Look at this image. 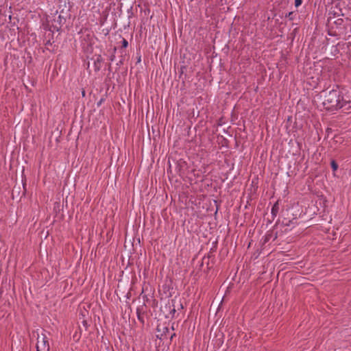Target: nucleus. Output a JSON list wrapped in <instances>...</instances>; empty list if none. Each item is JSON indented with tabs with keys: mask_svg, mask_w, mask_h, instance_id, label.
Here are the masks:
<instances>
[{
	"mask_svg": "<svg viewBox=\"0 0 351 351\" xmlns=\"http://www.w3.org/2000/svg\"><path fill=\"white\" fill-rule=\"evenodd\" d=\"M321 97H323L322 104L328 110L339 108L341 94L338 90H331L328 92L323 91Z\"/></svg>",
	"mask_w": 351,
	"mask_h": 351,
	"instance_id": "nucleus-1",
	"label": "nucleus"
},
{
	"mask_svg": "<svg viewBox=\"0 0 351 351\" xmlns=\"http://www.w3.org/2000/svg\"><path fill=\"white\" fill-rule=\"evenodd\" d=\"M343 19L340 18L337 12L334 11L329 12L327 19V25L328 27H331L332 29H341L343 25Z\"/></svg>",
	"mask_w": 351,
	"mask_h": 351,
	"instance_id": "nucleus-2",
	"label": "nucleus"
},
{
	"mask_svg": "<svg viewBox=\"0 0 351 351\" xmlns=\"http://www.w3.org/2000/svg\"><path fill=\"white\" fill-rule=\"evenodd\" d=\"M339 104V108L349 109L351 108V91H348L343 95H341Z\"/></svg>",
	"mask_w": 351,
	"mask_h": 351,
	"instance_id": "nucleus-3",
	"label": "nucleus"
},
{
	"mask_svg": "<svg viewBox=\"0 0 351 351\" xmlns=\"http://www.w3.org/2000/svg\"><path fill=\"white\" fill-rule=\"evenodd\" d=\"M37 339V345L39 346L40 350V348H42L46 351L50 350V346L48 342L47 338L45 334H42L40 337L39 336V335H38Z\"/></svg>",
	"mask_w": 351,
	"mask_h": 351,
	"instance_id": "nucleus-4",
	"label": "nucleus"
},
{
	"mask_svg": "<svg viewBox=\"0 0 351 351\" xmlns=\"http://www.w3.org/2000/svg\"><path fill=\"white\" fill-rule=\"evenodd\" d=\"M93 59L94 60V69L95 71H99L101 69L103 58L101 55H95Z\"/></svg>",
	"mask_w": 351,
	"mask_h": 351,
	"instance_id": "nucleus-5",
	"label": "nucleus"
},
{
	"mask_svg": "<svg viewBox=\"0 0 351 351\" xmlns=\"http://www.w3.org/2000/svg\"><path fill=\"white\" fill-rule=\"evenodd\" d=\"M67 16V13L64 14V11L62 10L59 15L56 18H54V23H57L60 26L64 24L66 22V19Z\"/></svg>",
	"mask_w": 351,
	"mask_h": 351,
	"instance_id": "nucleus-6",
	"label": "nucleus"
},
{
	"mask_svg": "<svg viewBox=\"0 0 351 351\" xmlns=\"http://www.w3.org/2000/svg\"><path fill=\"white\" fill-rule=\"evenodd\" d=\"M279 212V201L278 200L272 206L271 213V219L269 220V222H271L274 220L276 217L277 216Z\"/></svg>",
	"mask_w": 351,
	"mask_h": 351,
	"instance_id": "nucleus-7",
	"label": "nucleus"
},
{
	"mask_svg": "<svg viewBox=\"0 0 351 351\" xmlns=\"http://www.w3.org/2000/svg\"><path fill=\"white\" fill-rule=\"evenodd\" d=\"M136 314L147 315V306L145 302L137 308Z\"/></svg>",
	"mask_w": 351,
	"mask_h": 351,
	"instance_id": "nucleus-8",
	"label": "nucleus"
},
{
	"mask_svg": "<svg viewBox=\"0 0 351 351\" xmlns=\"http://www.w3.org/2000/svg\"><path fill=\"white\" fill-rule=\"evenodd\" d=\"M330 166H331V168L332 169L333 171H335L337 170L338 169V164L337 163V162L334 160H331L330 162Z\"/></svg>",
	"mask_w": 351,
	"mask_h": 351,
	"instance_id": "nucleus-9",
	"label": "nucleus"
},
{
	"mask_svg": "<svg viewBox=\"0 0 351 351\" xmlns=\"http://www.w3.org/2000/svg\"><path fill=\"white\" fill-rule=\"evenodd\" d=\"M20 190H21V186H16L15 185L12 189V196L14 197V195L15 193H18V195L20 194Z\"/></svg>",
	"mask_w": 351,
	"mask_h": 351,
	"instance_id": "nucleus-10",
	"label": "nucleus"
},
{
	"mask_svg": "<svg viewBox=\"0 0 351 351\" xmlns=\"http://www.w3.org/2000/svg\"><path fill=\"white\" fill-rule=\"evenodd\" d=\"M137 315V318L139 320V322L143 325L145 324V318H144V315H141V314H136Z\"/></svg>",
	"mask_w": 351,
	"mask_h": 351,
	"instance_id": "nucleus-11",
	"label": "nucleus"
},
{
	"mask_svg": "<svg viewBox=\"0 0 351 351\" xmlns=\"http://www.w3.org/2000/svg\"><path fill=\"white\" fill-rule=\"evenodd\" d=\"M295 15V14L293 12H290L286 15V17L289 18L290 21H293L294 19Z\"/></svg>",
	"mask_w": 351,
	"mask_h": 351,
	"instance_id": "nucleus-12",
	"label": "nucleus"
},
{
	"mask_svg": "<svg viewBox=\"0 0 351 351\" xmlns=\"http://www.w3.org/2000/svg\"><path fill=\"white\" fill-rule=\"evenodd\" d=\"M172 308L171 306H169V310H170V313L171 314H174L175 312H176V306H175V304H174V301L172 300Z\"/></svg>",
	"mask_w": 351,
	"mask_h": 351,
	"instance_id": "nucleus-13",
	"label": "nucleus"
},
{
	"mask_svg": "<svg viewBox=\"0 0 351 351\" xmlns=\"http://www.w3.org/2000/svg\"><path fill=\"white\" fill-rule=\"evenodd\" d=\"M328 34H329L330 36H337V34L336 31H335V30H334V29H332L331 27H329V29H328Z\"/></svg>",
	"mask_w": 351,
	"mask_h": 351,
	"instance_id": "nucleus-14",
	"label": "nucleus"
},
{
	"mask_svg": "<svg viewBox=\"0 0 351 351\" xmlns=\"http://www.w3.org/2000/svg\"><path fill=\"white\" fill-rule=\"evenodd\" d=\"M291 223H293V221L292 220H289L288 221H285V220L282 221V224L285 226H289L291 225Z\"/></svg>",
	"mask_w": 351,
	"mask_h": 351,
	"instance_id": "nucleus-15",
	"label": "nucleus"
},
{
	"mask_svg": "<svg viewBox=\"0 0 351 351\" xmlns=\"http://www.w3.org/2000/svg\"><path fill=\"white\" fill-rule=\"evenodd\" d=\"M128 45V41L123 38V40H122V47L123 48H126Z\"/></svg>",
	"mask_w": 351,
	"mask_h": 351,
	"instance_id": "nucleus-16",
	"label": "nucleus"
},
{
	"mask_svg": "<svg viewBox=\"0 0 351 351\" xmlns=\"http://www.w3.org/2000/svg\"><path fill=\"white\" fill-rule=\"evenodd\" d=\"M302 3V0H295V7L300 6Z\"/></svg>",
	"mask_w": 351,
	"mask_h": 351,
	"instance_id": "nucleus-17",
	"label": "nucleus"
},
{
	"mask_svg": "<svg viewBox=\"0 0 351 351\" xmlns=\"http://www.w3.org/2000/svg\"><path fill=\"white\" fill-rule=\"evenodd\" d=\"M207 261H209V257H204L203 259H202V263H201V265L200 267H202L203 265H204V263ZM207 264L208 265V262H207Z\"/></svg>",
	"mask_w": 351,
	"mask_h": 351,
	"instance_id": "nucleus-18",
	"label": "nucleus"
},
{
	"mask_svg": "<svg viewBox=\"0 0 351 351\" xmlns=\"http://www.w3.org/2000/svg\"><path fill=\"white\" fill-rule=\"evenodd\" d=\"M169 332V328L167 327H165L163 330V334L162 335H167V333Z\"/></svg>",
	"mask_w": 351,
	"mask_h": 351,
	"instance_id": "nucleus-19",
	"label": "nucleus"
},
{
	"mask_svg": "<svg viewBox=\"0 0 351 351\" xmlns=\"http://www.w3.org/2000/svg\"><path fill=\"white\" fill-rule=\"evenodd\" d=\"M52 45V43L51 42L50 39L47 40L45 43V46H47V45Z\"/></svg>",
	"mask_w": 351,
	"mask_h": 351,
	"instance_id": "nucleus-20",
	"label": "nucleus"
},
{
	"mask_svg": "<svg viewBox=\"0 0 351 351\" xmlns=\"http://www.w3.org/2000/svg\"><path fill=\"white\" fill-rule=\"evenodd\" d=\"M174 337H176V333H172L170 336V340L172 341Z\"/></svg>",
	"mask_w": 351,
	"mask_h": 351,
	"instance_id": "nucleus-21",
	"label": "nucleus"
},
{
	"mask_svg": "<svg viewBox=\"0 0 351 351\" xmlns=\"http://www.w3.org/2000/svg\"><path fill=\"white\" fill-rule=\"evenodd\" d=\"M23 190L22 195H25V184H23Z\"/></svg>",
	"mask_w": 351,
	"mask_h": 351,
	"instance_id": "nucleus-22",
	"label": "nucleus"
},
{
	"mask_svg": "<svg viewBox=\"0 0 351 351\" xmlns=\"http://www.w3.org/2000/svg\"><path fill=\"white\" fill-rule=\"evenodd\" d=\"M82 97H85V95H86V93L84 89H82Z\"/></svg>",
	"mask_w": 351,
	"mask_h": 351,
	"instance_id": "nucleus-23",
	"label": "nucleus"
},
{
	"mask_svg": "<svg viewBox=\"0 0 351 351\" xmlns=\"http://www.w3.org/2000/svg\"><path fill=\"white\" fill-rule=\"evenodd\" d=\"M53 25L54 28H56V29H57V30H58L59 27L57 26V25H56V24Z\"/></svg>",
	"mask_w": 351,
	"mask_h": 351,
	"instance_id": "nucleus-24",
	"label": "nucleus"
},
{
	"mask_svg": "<svg viewBox=\"0 0 351 351\" xmlns=\"http://www.w3.org/2000/svg\"><path fill=\"white\" fill-rule=\"evenodd\" d=\"M36 351H40L38 345H36Z\"/></svg>",
	"mask_w": 351,
	"mask_h": 351,
	"instance_id": "nucleus-25",
	"label": "nucleus"
},
{
	"mask_svg": "<svg viewBox=\"0 0 351 351\" xmlns=\"http://www.w3.org/2000/svg\"><path fill=\"white\" fill-rule=\"evenodd\" d=\"M169 171H171V169H170V167L167 169V173H169Z\"/></svg>",
	"mask_w": 351,
	"mask_h": 351,
	"instance_id": "nucleus-26",
	"label": "nucleus"
},
{
	"mask_svg": "<svg viewBox=\"0 0 351 351\" xmlns=\"http://www.w3.org/2000/svg\"><path fill=\"white\" fill-rule=\"evenodd\" d=\"M146 298V300H147V295H145V296L143 297V298Z\"/></svg>",
	"mask_w": 351,
	"mask_h": 351,
	"instance_id": "nucleus-27",
	"label": "nucleus"
},
{
	"mask_svg": "<svg viewBox=\"0 0 351 351\" xmlns=\"http://www.w3.org/2000/svg\"><path fill=\"white\" fill-rule=\"evenodd\" d=\"M86 321L84 322V325H86Z\"/></svg>",
	"mask_w": 351,
	"mask_h": 351,
	"instance_id": "nucleus-28",
	"label": "nucleus"
}]
</instances>
